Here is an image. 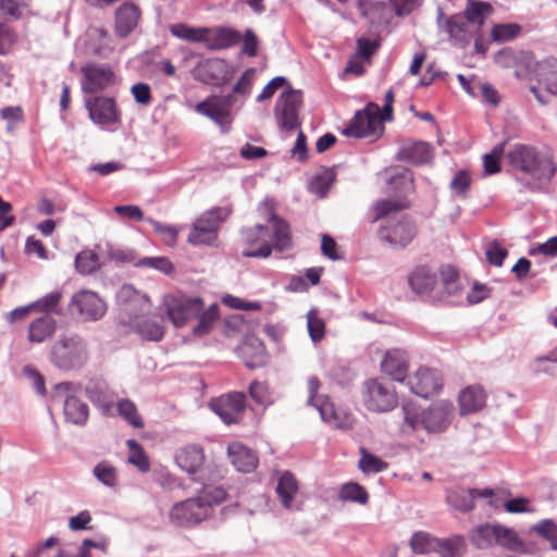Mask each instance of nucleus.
<instances>
[{
  "instance_id": "13",
  "label": "nucleus",
  "mask_w": 557,
  "mask_h": 557,
  "mask_svg": "<svg viewBox=\"0 0 557 557\" xmlns=\"http://www.w3.org/2000/svg\"><path fill=\"white\" fill-rule=\"evenodd\" d=\"M81 88L85 96H97L116 84V75L113 70L106 64L88 63L81 70Z\"/></svg>"
},
{
  "instance_id": "42",
  "label": "nucleus",
  "mask_w": 557,
  "mask_h": 557,
  "mask_svg": "<svg viewBox=\"0 0 557 557\" xmlns=\"http://www.w3.org/2000/svg\"><path fill=\"white\" fill-rule=\"evenodd\" d=\"M196 318L198 319V323L193 327V334L196 336L208 334L213 323L219 318V306L212 304L206 310L202 308L201 312Z\"/></svg>"
},
{
  "instance_id": "20",
  "label": "nucleus",
  "mask_w": 557,
  "mask_h": 557,
  "mask_svg": "<svg viewBox=\"0 0 557 557\" xmlns=\"http://www.w3.org/2000/svg\"><path fill=\"white\" fill-rule=\"evenodd\" d=\"M409 389L419 397L428 398L438 392L443 385L436 370L419 368L407 381Z\"/></svg>"
},
{
  "instance_id": "26",
  "label": "nucleus",
  "mask_w": 557,
  "mask_h": 557,
  "mask_svg": "<svg viewBox=\"0 0 557 557\" xmlns=\"http://www.w3.org/2000/svg\"><path fill=\"white\" fill-rule=\"evenodd\" d=\"M275 492L281 505L285 509H294V503L299 493V485L295 475L290 471H283L280 473Z\"/></svg>"
},
{
  "instance_id": "7",
  "label": "nucleus",
  "mask_w": 557,
  "mask_h": 557,
  "mask_svg": "<svg viewBox=\"0 0 557 557\" xmlns=\"http://www.w3.org/2000/svg\"><path fill=\"white\" fill-rule=\"evenodd\" d=\"M231 210L214 207L205 211L193 224L188 234V243L194 246H211L218 239L221 224L227 219Z\"/></svg>"
},
{
  "instance_id": "22",
  "label": "nucleus",
  "mask_w": 557,
  "mask_h": 557,
  "mask_svg": "<svg viewBox=\"0 0 557 557\" xmlns=\"http://www.w3.org/2000/svg\"><path fill=\"white\" fill-rule=\"evenodd\" d=\"M86 396L104 417H114V400L106 384L91 382L86 386Z\"/></svg>"
},
{
  "instance_id": "64",
  "label": "nucleus",
  "mask_w": 557,
  "mask_h": 557,
  "mask_svg": "<svg viewBox=\"0 0 557 557\" xmlns=\"http://www.w3.org/2000/svg\"><path fill=\"white\" fill-rule=\"evenodd\" d=\"M131 92L135 101L139 104L147 106L151 102V90L146 83H136L132 86Z\"/></svg>"
},
{
  "instance_id": "34",
  "label": "nucleus",
  "mask_w": 557,
  "mask_h": 557,
  "mask_svg": "<svg viewBox=\"0 0 557 557\" xmlns=\"http://www.w3.org/2000/svg\"><path fill=\"white\" fill-rule=\"evenodd\" d=\"M409 285L417 294H426L436 284V274L428 267L420 265L413 269L409 275Z\"/></svg>"
},
{
  "instance_id": "1",
  "label": "nucleus",
  "mask_w": 557,
  "mask_h": 557,
  "mask_svg": "<svg viewBox=\"0 0 557 557\" xmlns=\"http://www.w3.org/2000/svg\"><path fill=\"white\" fill-rule=\"evenodd\" d=\"M391 185L400 187L401 196L375 201L371 207L372 221L383 220L377 232L380 240L393 248H405L417 236L418 228L409 215L397 213L409 207L405 196L412 191L413 180L409 173H404L393 177Z\"/></svg>"
},
{
  "instance_id": "49",
  "label": "nucleus",
  "mask_w": 557,
  "mask_h": 557,
  "mask_svg": "<svg viewBox=\"0 0 557 557\" xmlns=\"http://www.w3.org/2000/svg\"><path fill=\"white\" fill-rule=\"evenodd\" d=\"M100 267L98 255L91 250H84L75 257V268L81 274H91Z\"/></svg>"
},
{
  "instance_id": "2",
  "label": "nucleus",
  "mask_w": 557,
  "mask_h": 557,
  "mask_svg": "<svg viewBox=\"0 0 557 557\" xmlns=\"http://www.w3.org/2000/svg\"><path fill=\"white\" fill-rule=\"evenodd\" d=\"M258 211L268 221V225L257 224L242 232L246 248L243 256L247 258H268L272 250L285 251L292 247L290 230L287 222L273 211V201L265 199Z\"/></svg>"
},
{
  "instance_id": "59",
  "label": "nucleus",
  "mask_w": 557,
  "mask_h": 557,
  "mask_svg": "<svg viewBox=\"0 0 557 557\" xmlns=\"http://www.w3.org/2000/svg\"><path fill=\"white\" fill-rule=\"evenodd\" d=\"M441 278H442L444 288L448 295H455L458 292V289H459V285L457 282L458 275H457L456 270L453 267H450V265L443 267L441 270Z\"/></svg>"
},
{
  "instance_id": "62",
  "label": "nucleus",
  "mask_w": 557,
  "mask_h": 557,
  "mask_svg": "<svg viewBox=\"0 0 557 557\" xmlns=\"http://www.w3.org/2000/svg\"><path fill=\"white\" fill-rule=\"evenodd\" d=\"M333 174L331 172H325L321 175L315 176L310 183V190L323 197L329 190L331 184L333 183Z\"/></svg>"
},
{
  "instance_id": "63",
  "label": "nucleus",
  "mask_w": 557,
  "mask_h": 557,
  "mask_svg": "<svg viewBox=\"0 0 557 557\" xmlns=\"http://www.w3.org/2000/svg\"><path fill=\"white\" fill-rule=\"evenodd\" d=\"M504 508L510 513H531L534 509L530 506V499L527 497H516L504 503Z\"/></svg>"
},
{
  "instance_id": "46",
  "label": "nucleus",
  "mask_w": 557,
  "mask_h": 557,
  "mask_svg": "<svg viewBox=\"0 0 557 557\" xmlns=\"http://www.w3.org/2000/svg\"><path fill=\"white\" fill-rule=\"evenodd\" d=\"M94 476L107 487H115L119 481L116 468L109 461H100L92 469Z\"/></svg>"
},
{
  "instance_id": "6",
  "label": "nucleus",
  "mask_w": 557,
  "mask_h": 557,
  "mask_svg": "<svg viewBox=\"0 0 557 557\" xmlns=\"http://www.w3.org/2000/svg\"><path fill=\"white\" fill-rule=\"evenodd\" d=\"M49 359L61 371L83 368L89 359L86 338L75 332L60 334L50 347Z\"/></svg>"
},
{
  "instance_id": "11",
  "label": "nucleus",
  "mask_w": 557,
  "mask_h": 557,
  "mask_svg": "<svg viewBox=\"0 0 557 557\" xmlns=\"http://www.w3.org/2000/svg\"><path fill=\"white\" fill-rule=\"evenodd\" d=\"M162 305L172 324L175 327H183L201 312L203 300L200 297L168 295L163 298Z\"/></svg>"
},
{
  "instance_id": "18",
  "label": "nucleus",
  "mask_w": 557,
  "mask_h": 557,
  "mask_svg": "<svg viewBox=\"0 0 557 557\" xmlns=\"http://www.w3.org/2000/svg\"><path fill=\"white\" fill-rule=\"evenodd\" d=\"M210 408L225 424L237 423L246 409V396L244 393L233 392L213 399Z\"/></svg>"
},
{
  "instance_id": "31",
  "label": "nucleus",
  "mask_w": 557,
  "mask_h": 557,
  "mask_svg": "<svg viewBox=\"0 0 557 557\" xmlns=\"http://www.w3.org/2000/svg\"><path fill=\"white\" fill-rule=\"evenodd\" d=\"M139 16V9L135 4L131 2L123 3L115 14V27L117 35L122 38L128 36L137 26Z\"/></svg>"
},
{
  "instance_id": "48",
  "label": "nucleus",
  "mask_w": 557,
  "mask_h": 557,
  "mask_svg": "<svg viewBox=\"0 0 557 557\" xmlns=\"http://www.w3.org/2000/svg\"><path fill=\"white\" fill-rule=\"evenodd\" d=\"M126 445L129 448L127 461L135 466L140 472H147L150 468V463L140 444L136 440H127Z\"/></svg>"
},
{
  "instance_id": "33",
  "label": "nucleus",
  "mask_w": 557,
  "mask_h": 557,
  "mask_svg": "<svg viewBox=\"0 0 557 557\" xmlns=\"http://www.w3.org/2000/svg\"><path fill=\"white\" fill-rule=\"evenodd\" d=\"M537 82L552 95H557V59L547 58L536 64Z\"/></svg>"
},
{
  "instance_id": "28",
  "label": "nucleus",
  "mask_w": 557,
  "mask_h": 557,
  "mask_svg": "<svg viewBox=\"0 0 557 557\" xmlns=\"http://www.w3.org/2000/svg\"><path fill=\"white\" fill-rule=\"evenodd\" d=\"M459 408L461 414L480 411L486 403V393L481 385H470L459 394Z\"/></svg>"
},
{
  "instance_id": "51",
  "label": "nucleus",
  "mask_w": 557,
  "mask_h": 557,
  "mask_svg": "<svg viewBox=\"0 0 557 557\" xmlns=\"http://www.w3.org/2000/svg\"><path fill=\"white\" fill-rule=\"evenodd\" d=\"M0 10L14 20L24 18L30 13L27 3L20 0H0Z\"/></svg>"
},
{
  "instance_id": "56",
  "label": "nucleus",
  "mask_w": 557,
  "mask_h": 557,
  "mask_svg": "<svg viewBox=\"0 0 557 557\" xmlns=\"http://www.w3.org/2000/svg\"><path fill=\"white\" fill-rule=\"evenodd\" d=\"M436 539L431 537L428 533L417 532L410 540V547L417 554H426L434 549Z\"/></svg>"
},
{
  "instance_id": "23",
  "label": "nucleus",
  "mask_w": 557,
  "mask_h": 557,
  "mask_svg": "<svg viewBox=\"0 0 557 557\" xmlns=\"http://www.w3.org/2000/svg\"><path fill=\"white\" fill-rule=\"evenodd\" d=\"M57 329V320L52 315L42 314L29 323L27 341L30 344H42L55 334Z\"/></svg>"
},
{
  "instance_id": "32",
  "label": "nucleus",
  "mask_w": 557,
  "mask_h": 557,
  "mask_svg": "<svg viewBox=\"0 0 557 557\" xmlns=\"http://www.w3.org/2000/svg\"><path fill=\"white\" fill-rule=\"evenodd\" d=\"M203 37L202 44H205L208 49L220 50L236 44L239 39V34L231 28L216 27L207 28V33Z\"/></svg>"
},
{
  "instance_id": "45",
  "label": "nucleus",
  "mask_w": 557,
  "mask_h": 557,
  "mask_svg": "<svg viewBox=\"0 0 557 557\" xmlns=\"http://www.w3.org/2000/svg\"><path fill=\"white\" fill-rule=\"evenodd\" d=\"M338 497L343 502H352L366 505L369 500V494L363 486L356 482H348L342 485Z\"/></svg>"
},
{
  "instance_id": "9",
  "label": "nucleus",
  "mask_w": 557,
  "mask_h": 557,
  "mask_svg": "<svg viewBox=\"0 0 557 557\" xmlns=\"http://www.w3.org/2000/svg\"><path fill=\"white\" fill-rule=\"evenodd\" d=\"M88 116L100 129L114 132L121 123V111L112 97L85 96Z\"/></svg>"
},
{
  "instance_id": "19",
  "label": "nucleus",
  "mask_w": 557,
  "mask_h": 557,
  "mask_svg": "<svg viewBox=\"0 0 557 557\" xmlns=\"http://www.w3.org/2000/svg\"><path fill=\"white\" fill-rule=\"evenodd\" d=\"M453 417V404L447 400H438L423 411L422 426L428 433H442L450 425Z\"/></svg>"
},
{
  "instance_id": "30",
  "label": "nucleus",
  "mask_w": 557,
  "mask_h": 557,
  "mask_svg": "<svg viewBox=\"0 0 557 557\" xmlns=\"http://www.w3.org/2000/svg\"><path fill=\"white\" fill-rule=\"evenodd\" d=\"M175 461L183 471L194 474L203 465V449L198 445H187L176 453Z\"/></svg>"
},
{
  "instance_id": "38",
  "label": "nucleus",
  "mask_w": 557,
  "mask_h": 557,
  "mask_svg": "<svg viewBox=\"0 0 557 557\" xmlns=\"http://www.w3.org/2000/svg\"><path fill=\"white\" fill-rule=\"evenodd\" d=\"M441 557H461L466 553V541L461 535H456L447 540H436L434 549Z\"/></svg>"
},
{
  "instance_id": "55",
  "label": "nucleus",
  "mask_w": 557,
  "mask_h": 557,
  "mask_svg": "<svg viewBox=\"0 0 557 557\" xmlns=\"http://www.w3.org/2000/svg\"><path fill=\"white\" fill-rule=\"evenodd\" d=\"M470 183L471 177L469 172L466 170H460L454 175L449 186L454 195L460 198H465L470 187Z\"/></svg>"
},
{
  "instance_id": "29",
  "label": "nucleus",
  "mask_w": 557,
  "mask_h": 557,
  "mask_svg": "<svg viewBox=\"0 0 557 557\" xmlns=\"http://www.w3.org/2000/svg\"><path fill=\"white\" fill-rule=\"evenodd\" d=\"M224 74L225 62L218 58L203 60L194 70V77L205 84H216Z\"/></svg>"
},
{
  "instance_id": "39",
  "label": "nucleus",
  "mask_w": 557,
  "mask_h": 557,
  "mask_svg": "<svg viewBox=\"0 0 557 557\" xmlns=\"http://www.w3.org/2000/svg\"><path fill=\"white\" fill-rule=\"evenodd\" d=\"M115 412L133 428L140 429L144 426L143 418L132 400L127 398L119 399L114 405V413Z\"/></svg>"
},
{
  "instance_id": "50",
  "label": "nucleus",
  "mask_w": 557,
  "mask_h": 557,
  "mask_svg": "<svg viewBox=\"0 0 557 557\" xmlns=\"http://www.w3.org/2000/svg\"><path fill=\"white\" fill-rule=\"evenodd\" d=\"M522 27L516 23L496 24L493 26L491 35L493 40L505 42L519 36Z\"/></svg>"
},
{
  "instance_id": "37",
  "label": "nucleus",
  "mask_w": 557,
  "mask_h": 557,
  "mask_svg": "<svg viewBox=\"0 0 557 557\" xmlns=\"http://www.w3.org/2000/svg\"><path fill=\"white\" fill-rule=\"evenodd\" d=\"M473 27L463 14H455L447 18L446 28L450 37L460 42H468Z\"/></svg>"
},
{
  "instance_id": "47",
  "label": "nucleus",
  "mask_w": 557,
  "mask_h": 557,
  "mask_svg": "<svg viewBox=\"0 0 557 557\" xmlns=\"http://www.w3.org/2000/svg\"><path fill=\"white\" fill-rule=\"evenodd\" d=\"M359 469L366 473H380L388 468V463L380 457L369 453L364 447H360Z\"/></svg>"
},
{
  "instance_id": "58",
  "label": "nucleus",
  "mask_w": 557,
  "mask_h": 557,
  "mask_svg": "<svg viewBox=\"0 0 557 557\" xmlns=\"http://www.w3.org/2000/svg\"><path fill=\"white\" fill-rule=\"evenodd\" d=\"M535 362L537 371L557 377V350L536 358Z\"/></svg>"
},
{
  "instance_id": "44",
  "label": "nucleus",
  "mask_w": 557,
  "mask_h": 557,
  "mask_svg": "<svg viewBox=\"0 0 557 557\" xmlns=\"http://www.w3.org/2000/svg\"><path fill=\"white\" fill-rule=\"evenodd\" d=\"M171 34L178 38L190 42H203L207 27H193L187 24L178 23L170 27Z\"/></svg>"
},
{
  "instance_id": "5",
  "label": "nucleus",
  "mask_w": 557,
  "mask_h": 557,
  "mask_svg": "<svg viewBox=\"0 0 557 557\" xmlns=\"http://www.w3.org/2000/svg\"><path fill=\"white\" fill-rule=\"evenodd\" d=\"M468 539L476 549H490L499 546L515 553L523 552L531 555H537L539 553L533 543L525 546L513 529L500 523H480L469 531Z\"/></svg>"
},
{
  "instance_id": "14",
  "label": "nucleus",
  "mask_w": 557,
  "mask_h": 557,
  "mask_svg": "<svg viewBox=\"0 0 557 557\" xmlns=\"http://www.w3.org/2000/svg\"><path fill=\"white\" fill-rule=\"evenodd\" d=\"M511 168L533 177H540L546 162L542 159L535 147L530 145H515L507 154Z\"/></svg>"
},
{
  "instance_id": "8",
  "label": "nucleus",
  "mask_w": 557,
  "mask_h": 557,
  "mask_svg": "<svg viewBox=\"0 0 557 557\" xmlns=\"http://www.w3.org/2000/svg\"><path fill=\"white\" fill-rule=\"evenodd\" d=\"M362 403L372 412L392 411L398 405L395 387L381 377L369 379L362 385Z\"/></svg>"
},
{
  "instance_id": "41",
  "label": "nucleus",
  "mask_w": 557,
  "mask_h": 557,
  "mask_svg": "<svg viewBox=\"0 0 557 557\" xmlns=\"http://www.w3.org/2000/svg\"><path fill=\"white\" fill-rule=\"evenodd\" d=\"M62 298L63 293L60 289L48 293L37 300L29 302L32 311H37L48 315H51V313H57Z\"/></svg>"
},
{
  "instance_id": "57",
  "label": "nucleus",
  "mask_w": 557,
  "mask_h": 557,
  "mask_svg": "<svg viewBox=\"0 0 557 557\" xmlns=\"http://www.w3.org/2000/svg\"><path fill=\"white\" fill-rule=\"evenodd\" d=\"M307 327L309 335L313 342H319L324 336L325 325L322 319L318 317L315 310L307 313Z\"/></svg>"
},
{
  "instance_id": "54",
  "label": "nucleus",
  "mask_w": 557,
  "mask_h": 557,
  "mask_svg": "<svg viewBox=\"0 0 557 557\" xmlns=\"http://www.w3.org/2000/svg\"><path fill=\"white\" fill-rule=\"evenodd\" d=\"M249 395L256 404L264 407L271 405L273 401L269 386L265 382H252L249 385Z\"/></svg>"
},
{
  "instance_id": "4",
  "label": "nucleus",
  "mask_w": 557,
  "mask_h": 557,
  "mask_svg": "<svg viewBox=\"0 0 557 557\" xmlns=\"http://www.w3.org/2000/svg\"><path fill=\"white\" fill-rule=\"evenodd\" d=\"M226 498L224 488L214 485L205 486L196 497L175 504L170 511V520L177 527H193L206 520L214 506Z\"/></svg>"
},
{
  "instance_id": "60",
  "label": "nucleus",
  "mask_w": 557,
  "mask_h": 557,
  "mask_svg": "<svg viewBox=\"0 0 557 557\" xmlns=\"http://www.w3.org/2000/svg\"><path fill=\"white\" fill-rule=\"evenodd\" d=\"M24 376L30 382L34 389L40 396H45L47 393L44 376L32 366H25L23 368Z\"/></svg>"
},
{
  "instance_id": "53",
  "label": "nucleus",
  "mask_w": 557,
  "mask_h": 557,
  "mask_svg": "<svg viewBox=\"0 0 557 557\" xmlns=\"http://www.w3.org/2000/svg\"><path fill=\"white\" fill-rule=\"evenodd\" d=\"M135 265L151 268L164 274H170L174 270L173 264L165 257H145L135 262Z\"/></svg>"
},
{
  "instance_id": "36",
  "label": "nucleus",
  "mask_w": 557,
  "mask_h": 557,
  "mask_svg": "<svg viewBox=\"0 0 557 557\" xmlns=\"http://www.w3.org/2000/svg\"><path fill=\"white\" fill-rule=\"evenodd\" d=\"M492 11V5L486 2L468 0L463 15L478 30L484 24L485 18L491 15Z\"/></svg>"
},
{
  "instance_id": "21",
  "label": "nucleus",
  "mask_w": 557,
  "mask_h": 557,
  "mask_svg": "<svg viewBox=\"0 0 557 557\" xmlns=\"http://www.w3.org/2000/svg\"><path fill=\"white\" fill-rule=\"evenodd\" d=\"M381 370L394 381L404 383L408 372L406 352L400 349L387 350L381 361Z\"/></svg>"
},
{
  "instance_id": "10",
  "label": "nucleus",
  "mask_w": 557,
  "mask_h": 557,
  "mask_svg": "<svg viewBox=\"0 0 557 557\" xmlns=\"http://www.w3.org/2000/svg\"><path fill=\"white\" fill-rule=\"evenodd\" d=\"M383 122L380 117V107L375 103H369L363 110L356 112L352 120L344 128L343 134L355 138H377L383 133Z\"/></svg>"
},
{
  "instance_id": "25",
  "label": "nucleus",
  "mask_w": 557,
  "mask_h": 557,
  "mask_svg": "<svg viewBox=\"0 0 557 557\" xmlns=\"http://www.w3.org/2000/svg\"><path fill=\"white\" fill-rule=\"evenodd\" d=\"M228 458L239 472H251L258 465L257 455L238 442L231 443L227 447Z\"/></svg>"
},
{
  "instance_id": "40",
  "label": "nucleus",
  "mask_w": 557,
  "mask_h": 557,
  "mask_svg": "<svg viewBox=\"0 0 557 557\" xmlns=\"http://www.w3.org/2000/svg\"><path fill=\"white\" fill-rule=\"evenodd\" d=\"M531 532L548 543L552 550H557V522L553 519H542L531 527Z\"/></svg>"
},
{
  "instance_id": "52",
  "label": "nucleus",
  "mask_w": 557,
  "mask_h": 557,
  "mask_svg": "<svg viewBox=\"0 0 557 557\" xmlns=\"http://www.w3.org/2000/svg\"><path fill=\"white\" fill-rule=\"evenodd\" d=\"M403 412L404 423L400 426L403 434H410L422 425V416L420 417L414 407L405 405L403 406Z\"/></svg>"
},
{
  "instance_id": "24",
  "label": "nucleus",
  "mask_w": 557,
  "mask_h": 557,
  "mask_svg": "<svg viewBox=\"0 0 557 557\" xmlns=\"http://www.w3.org/2000/svg\"><path fill=\"white\" fill-rule=\"evenodd\" d=\"M317 405V410L323 422L330 426L339 430H350L354 425V419L346 412L337 411L329 398H323Z\"/></svg>"
},
{
  "instance_id": "61",
  "label": "nucleus",
  "mask_w": 557,
  "mask_h": 557,
  "mask_svg": "<svg viewBox=\"0 0 557 557\" xmlns=\"http://www.w3.org/2000/svg\"><path fill=\"white\" fill-rule=\"evenodd\" d=\"M146 221L152 225L154 232L159 233L162 236V240L166 245L172 246L176 243L177 231L175 230V227L170 225H162L161 223L154 221L151 218H147Z\"/></svg>"
},
{
  "instance_id": "15",
  "label": "nucleus",
  "mask_w": 557,
  "mask_h": 557,
  "mask_svg": "<svg viewBox=\"0 0 557 557\" xmlns=\"http://www.w3.org/2000/svg\"><path fill=\"white\" fill-rule=\"evenodd\" d=\"M301 101V92L290 88L277 98L274 114L282 129L293 131L299 127V109Z\"/></svg>"
},
{
  "instance_id": "17",
  "label": "nucleus",
  "mask_w": 557,
  "mask_h": 557,
  "mask_svg": "<svg viewBox=\"0 0 557 557\" xmlns=\"http://www.w3.org/2000/svg\"><path fill=\"white\" fill-rule=\"evenodd\" d=\"M74 384L71 382H61L54 386L53 398L62 399L64 397L63 411L67 422L83 426L86 424L89 416L87 405L79 398L71 395Z\"/></svg>"
},
{
  "instance_id": "43",
  "label": "nucleus",
  "mask_w": 557,
  "mask_h": 557,
  "mask_svg": "<svg viewBox=\"0 0 557 557\" xmlns=\"http://www.w3.org/2000/svg\"><path fill=\"white\" fill-rule=\"evenodd\" d=\"M59 537L52 535L39 543L34 549L29 550L27 557H74V555L61 548H58L54 553L50 552V549L59 545Z\"/></svg>"
},
{
  "instance_id": "16",
  "label": "nucleus",
  "mask_w": 557,
  "mask_h": 557,
  "mask_svg": "<svg viewBox=\"0 0 557 557\" xmlns=\"http://www.w3.org/2000/svg\"><path fill=\"white\" fill-rule=\"evenodd\" d=\"M232 100L228 97H216L211 96L206 100L198 102L194 110L213 121L221 129L222 133L226 134L231 131L233 117L231 114Z\"/></svg>"
},
{
  "instance_id": "35",
  "label": "nucleus",
  "mask_w": 557,
  "mask_h": 557,
  "mask_svg": "<svg viewBox=\"0 0 557 557\" xmlns=\"http://www.w3.org/2000/svg\"><path fill=\"white\" fill-rule=\"evenodd\" d=\"M475 488L456 487L447 493V503L455 509L469 512L474 508Z\"/></svg>"
},
{
  "instance_id": "27",
  "label": "nucleus",
  "mask_w": 557,
  "mask_h": 557,
  "mask_svg": "<svg viewBox=\"0 0 557 557\" xmlns=\"http://www.w3.org/2000/svg\"><path fill=\"white\" fill-rule=\"evenodd\" d=\"M432 158V147L424 141L405 143L397 152V159L399 161H406L412 164H424Z\"/></svg>"
},
{
  "instance_id": "3",
  "label": "nucleus",
  "mask_w": 557,
  "mask_h": 557,
  "mask_svg": "<svg viewBox=\"0 0 557 557\" xmlns=\"http://www.w3.org/2000/svg\"><path fill=\"white\" fill-rule=\"evenodd\" d=\"M121 323L131 327L143 339L160 342L164 335L163 319L148 315L151 309L149 297L133 285L124 284L116 294Z\"/></svg>"
},
{
  "instance_id": "12",
  "label": "nucleus",
  "mask_w": 557,
  "mask_h": 557,
  "mask_svg": "<svg viewBox=\"0 0 557 557\" xmlns=\"http://www.w3.org/2000/svg\"><path fill=\"white\" fill-rule=\"evenodd\" d=\"M69 309L83 322H96L104 317L107 304L96 292L81 289L71 297Z\"/></svg>"
}]
</instances>
